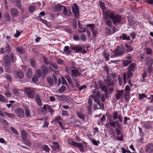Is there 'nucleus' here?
Masks as SVG:
<instances>
[{"instance_id":"1","label":"nucleus","mask_w":153,"mask_h":153,"mask_svg":"<svg viewBox=\"0 0 153 153\" xmlns=\"http://www.w3.org/2000/svg\"><path fill=\"white\" fill-rule=\"evenodd\" d=\"M108 12L109 16V19L112 20L114 24L116 25L121 22L122 17L120 15L115 14V11L112 10H108Z\"/></svg>"},{"instance_id":"2","label":"nucleus","mask_w":153,"mask_h":153,"mask_svg":"<svg viewBox=\"0 0 153 153\" xmlns=\"http://www.w3.org/2000/svg\"><path fill=\"white\" fill-rule=\"evenodd\" d=\"M125 48L124 47H120L117 46L116 49L113 51L114 54L113 55L114 57L121 56L125 53Z\"/></svg>"},{"instance_id":"3","label":"nucleus","mask_w":153,"mask_h":153,"mask_svg":"<svg viewBox=\"0 0 153 153\" xmlns=\"http://www.w3.org/2000/svg\"><path fill=\"white\" fill-rule=\"evenodd\" d=\"M69 69L71 71V76L73 78L77 77L81 75L79 70L75 67L71 66L70 68Z\"/></svg>"},{"instance_id":"4","label":"nucleus","mask_w":153,"mask_h":153,"mask_svg":"<svg viewBox=\"0 0 153 153\" xmlns=\"http://www.w3.org/2000/svg\"><path fill=\"white\" fill-rule=\"evenodd\" d=\"M117 127L115 128L116 132L118 136L117 137V138L118 140L120 141H122L123 140V134H121V131L120 129H121L122 128V126L120 124L117 125Z\"/></svg>"},{"instance_id":"5","label":"nucleus","mask_w":153,"mask_h":153,"mask_svg":"<svg viewBox=\"0 0 153 153\" xmlns=\"http://www.w3.org/2000/svg\"><path fill=\"white\" fill-rule=\"evenodd\" d=\"M108 14V11L105 12L104 14H103V18L106 25L109 27L111 28L112 26V21L108 19H109V16Z\"/></svg>"},{"instance_id":"6","label":"nucleus","mask_w":153,"mask_h":153,"mask_svg":"<svg viewBox=\"0 0 153 153\" xmlns=\"http://www.w3.org/2000/svg\"><path fill=\"white\" fill-rule=\"evenodd\" d=\"M104 81L108 87H113L114 85L113 80L109 74L107 75L106 79H104Z\"/></svg>"},{"instance_id":"7","label":"nucleus","mask_w":153,"mask_h":153,"mask_svg":"<svg viewBox=\"0 0 153 153\" xmlns=\"http://www.w3.org/2000/svg\"><path fill=\"white\" fill-rule=\"evenodd\" d=\"M25 90L26 93L30 98H34L35 92L32 88H25Z\"/></svg>"},{"instance_id":"8","label":"nucleus","mask_w":153,"mask_h":153,"mask_svg":"<svg viewBox=\"0 0 153 153\" xmlns=\"http://www.w3.org/2000/svg\"><path fill=\"white\" fill-rule=\"evenodd\" d=\"M4 62L5 66L9 68L11 66V62L9 57L6 54L5 55L4 57Z\"/></svg>"},{"instance_id":"9","label":"nucleus","mask_w":153,"mask_h":153,"mask_svg":"<svg viewBox=\"0 0 153 153\" xmlns=\"http://www.w3.org/2000/svg\"><path fill=\"white\" fill-rule=\"evenodd\" d=\"M15 113L19 117H23L25 116V112L24 110L20 108H16L15 110Z\"/></svg>"},{"instance_id":"10","label":"nucleus","mask_w":153,"mask_h":153,"mask_svg":"<svg viewBox=\"0 0 153 153\" xmlns=\"http://www.w3.org/2000/svg\"><path fill=\"white\" fill-rule=\"evenodd\" d=\"M87 27H89L90 30L92 32L94 37H95L97 34V30L94 29L95 25L94 24H88L86 25Z\"/></svg>"},{"instance_id":"11","label":"nucleus","mask_w":153,"mask_h":153,"mask_svg":"<svg viewBox=\"0 0 153 153\" xmlns=\"http://www.w3.org/2000/svg\"><path fill=\"white\" fill-rule=\"evenodd\" d=\"M75 7H72V11L75 17L78 18L79 17V9L77 5L75 4Z\"/></svg>"},{"instance_id":"12","label":"nucleus","mask_w":153,"mask_h":153,"mask_svg":"<svg viewBox=\"0 0 153 153\" xmlns=\"http://www.w3.org/2000/svg\"><path fill=\"white\" fill-rule=\"evenodd\" d=\"M145 151L147 153H153V145L152 143L148 144L146 147Z\"/></svg>"},{"instance_id":"13","label":"nucleus","mask_w":153,"mask_h":153,"mask_svg":"<svg viewBox=\"0 0 153 153\" xmlns=\"http://www.w3.org/2000/svg\"><path fill=\"white\" fill-rule=\"evenodd\" d=\"M41 68L42 70V78H44L46 76L48 73V69L47 67L44 65H42L41 66Z\"/></svg>"},{"instance_id":"14","label":"nucleus","mask_w":153,"mask_h":153,"mask_svg":"<svg viewBox=\"0 0 153 153\" xmlns=\"http://www.w3.org/2000/svg\"><path fill=\"white\" fill-rule=\"evenodd\" d=\"M63 13L64 16L68 17L72 15V13L70 9L68 10L67 9L65 6H64Z\"/></svg>"},{"instance_id":"15","label":"nucleus","mask_w":153,"mask_h":153,"mask_svg":"<svg viewBox=\"0 0 153 153\" xmlns=\"http://www.w3.org/2000/svg\"><path fill=\"white\" fill-rule=\"evenodd\" d=\"M71 48L73 51H75L76 52H81L83 50V48L82 47H80L79 45H76L75 46H71Z\"/></svg>"},{"instance_id":"16","label":"nucleus","mask_w":153,"mask_h":153,"mask_svg":"<svg viewBox=\"0 0 153 153\" xmlns=\"http://www.w3.org/2000/svg\"><path fill=\"white\" fill-rule=\"evenodd\" d=\"M145 61L147 66H152L153 64V59L149 57H146Z\"/></svg>"},{"instance_id":"17","label":"nucleus","mask_w":153,"mask_h":153,"mask_svg":"<svg viewBox=\"0 0 153 153\" xmlns=\"http://www.w3.org/2000/svg\"><path fill=\"white\" fill-rule=\"evenodd\" d=\"M15 76L20 79H22L24 76V74L23 72L19 71H16L15 72Z\"/></svg>"},{"instance_id":"18","label":"nucleus","mask_w":153,"mask_h":153,"mask_svg":"<svg viewBox=\"0 0 153 153\" xmlns=\"http://www.w3.org/2000/svg\"><path fill=\"white\" fill-rule=\"evenodd\" d=\"M99 3L100 6L102 10L103 15V14H104L105 13L107 12L108 11L111 10H106V7L105 6V4L104 2L100 1Z\"/></svg>"},{"instance_id":"19","label":"nucleus","mask_w":153,"mask_h":153,"mask_svg":"<svg viewBox=\"0 0 153 153\" xmlns=\"http://www.w3.org/2000/svg\"><path fill=\"white\" fill-rule=\"evenodd\" d=\"M101 97V92L98 91L96 94L95 96L94 97V101L96 103H100L99 99Z\"/></svg>"},{"instance_id":"20","label":"nucleus","mask_w":153,"mask_h":153,"mask_svg":"<svg viewBox=\"0 0 153 153\" xmlns=\"http://www.w3.org/2000/svg\"><path fill=\"white\" fill-rule=\"evenodd\" d=\"M10 13L11 15L13 17L17 16L19 14L17 9L15 8H12L10 10Z\"/></svg>"},{"instance_id":"21","label":"nucleus","mask_w":153,"mask_h":153,"mask_svg":"<svg viewBox=\"0 0 153 153\" xmlns=\"http://www.w3.org/2000/svg\"><path fill=\"white\" fill-rule=\"evenodd\" d=\"M123 94V90H119L116 95L115 98L117 100H119L120 98H122Z\"/></svg>"},{"instance_id":"22","label":"nucleus","mask_w":153,"mask_h":153,"mask_svg":"<svg viewBox=\"0 0 153 153\" xmlns=\"http://www.w3.org/2000/svg\"><path fill=\"white\" fill-rule=\"evenodd\" d=\"M109 121L110 126L113 127L114 128L116 127V124L117 125H118L120 124L118 120H117L115 121H114L110 119L109 120Z\"/></svg>"},{"instance_id":"23","label":"nucleus","mask_w":153,"mask_h":153,"mask_svg":"<svg viewBox=\"0 0 153 153\" xmlns=\"http://www.w3.org/2000/svg\"><path fill=\"white\" fill-rule=\"evenodd\" d=\"M75 147L79 148L81 152H84V146L81 143H77Z\"/></svg>"},{"instance_id":"24","label":"nucleus","mask_w":153,"mask_h":153,"mask_svg":"<svg viewBox=\"0 0 153 153\" xmlns=\"http://www.w3.org/2000/svg\"><path fill=\"white\" fill-rule=\"evenodd\" d=\"M77 115L78 117L83 120H84L85 115L83 113L80 111H77Z\"/></svg>"},{"instance_id":"25","label":"nucleus","mask_w":153,"mask_h":153,"mask_svg":"<svg viewBox=\"0 0 153 153\" xmlns=\"http://www.w3.org/2000/svg\"><path fill=\"white\" fill-rule=\"evenodd\" d=\"M100 88L102 91L104 92L105 95L106 97L108 94L107 87L104 85L103 86H101Z\"/></svg>"},{"instance_id":"26","label":"nucleus","mask_w":153,"mask_h":153,"mask_svg":"<svg viewBox=\"0 0 153 153\" xmlns=\"http://www.w3.org/2000/svg\"><path fill=\"white\" fill-rule=\"evenodd\" d=\"M36 101L38 105L40 107L42 106V102L38 94H36L35 97Z\"/></svg>"},{"instance_id":"27","label":"nucleus","mask_w":153,"mask_h":153,"mask_svg":"<svg viewBox=\"0 0 153 153\" xmlns=\"http://www.w3.org/2000/svg\"><path fill=\"white\" fill-rule=\"evenodd\" d=\"M120 39H122L123 40H130V38L129 36H128L127 34L125 33H123L122 36L120 37Z\"/></svg>"},{"instance_id":"28","label":"nucleus","mask_w":153,"mask_h":153,"mask_svg":"<svg viewBox=\"0 0 153 153\" xmlns=\"http://www.w3.org/2000/svg\"><path fill=\"white\" fill-rule=\"evenodd\" d=\"M21 134L23 140L27 139V135L26 131L24 130H22L21 131Z\"/></svg>"},{"instance_id":"29","label":"nucleus","mask_w":153,"mask_h":153,"mask_svg":"<svg viewBox=\"0 0 153 153\" xmlns=\"http://www.w3.org/2000/svg\"><path fill=\"white\" fill-rule=\"evenodd\" d=\"M33 74L31 68H29L28 69L27 72V76L28 79H30Z\"/></svg>"},{"instance_id":"30","label":"nucleus","mask_w":153,"mask_h":153,"mask_svg":"<svg viewBox=\"0 0 153 153\" xmlns=\"http://www.w3.org/2000/svg\"><path fill=\"white\" fill-rule=\"evenodd\" d=\"M62 6L60 4H57V5H55V9L57 12H60L62 10Z\"/></svg>"},{"instance_id":"31","label":"nucleus","mask_w":153,"mask_h":153,"mask_svg":"<svg viewBox=\"0 0 153 153\" xmlns=\"http://www.w3.org/2000/svg\"><path fill=\"white\" fill-rule=\"evenodd\" d=\"M47 80L50 85L52 86L53 84V79L51 77L48 76L47 78Z\"/></svg>"},{"instance_id":"32","label":"nucleus","mask_w":153,"mask_h":153,"mask_svg":"<svg viewBox=\"0 0 153 153\" xmlns=\"http://www.w3.org/2000/svg\"><path fill=\"white\" fill-rule=\"evenodd\" d=\"M104 56L105 59L106 61H108L109 60V57L110 54L108 53L106 51H104L103 52Z\"/></svg>"},{"instance_id":"33","label":"nucleus","mask_w":153,"mask_h":153,"mask_svg":"<svg viewBox=\"0 0 153 153\" xmlns=\"http://www.w3.org/2000/svg\"><path fill=\"white\" fill-rule=\"evenodd\" d=\"M63 119L62 117L60 116H58L54 118V122L58 123L60 122V121H62Z\"/></svg>"},{"instance_id":"34","label":"nucleus","mask_w":153,"mask_h":153,"mask_svg":"<svg viewBox=\"0 0 153 153\" xmlns=\"http://www.w3.org/2000/svg\"><path fill=\"white\" fill-rule=\"evenodd\" d=\"M124 98L126 102H128L130 98L129 93L128 92L125 93L124 95Z\"/></svg>"},{"instance_id":"35","label":"nucleus","mask_w":153,"mask_h":153,"mask_svg":"<svg viewBox=\"0 0 153 153\" xmlns=\"http://www.w3.org/2000/svg\"><path fill=\"white\" fill-rule=\"evenodd\" d=\"M4 18L6 22H10V17L9 13L7 12L5 13L4 15Z\"/></svg>"},{"instance_id":"36","label":"nucleus","mask_w":153,"mask_h":153,"mask_svg":"<svg viewBox=\"0 0 153 153\" xmlns=\"http://www.w3.org/2000/svg\"><path fill=\"white\" fill-rule=\"evenodd\" d=\"M36 75L39 78H40L42 76V73L41 70L40 69H37L36 71Z\"/></svg>"},{"instance_id":"37","label":"nucleus","mask_w":153,"mask_h":153,"mask_svg":"<svg viewBox=\"0 0 153 153\" xmlns=\"http://www.w3.org/2000/svg\"><path fill=\"white\" fill-rule=\"evenodd\" d=\"M4 48V50L5 53H8L10 52V48L8 45H7L5 48Z\"/></svg>"},{"instance_id":"38","label":"nucleus","mask_w":153,"mask_h":153,"mask_svg":"<svg viewBox=\"0 0 153 153\" xmlns=\"http://www.w3.org/2000/svg\"><path fill=\"white\" fill-rule=\"evenodd\" d=\"M53 144L54 145L52 147V148L55 150L59 149V145L58 143L56 142H53Z\"/></svg>"},{"instance_id":"39","label":"nucleus","mask_w":153,"mask_h":153,"mask_svg":"<svg viewBox=\"0 0 153 153\" xmlns=\"http://www.w3.org/2000/svg\"><path fill=\"white\" fill-rule=\"evenodd\" d=\"M0 101L1 102L7 103L8 100L5 98L4 96L0 94Z\"/></svg>"},{"instance_id":"40","label":"nucleus","mask_w":153,"mask_h":153,"mask_svg":"<svg viewBox=\"0 0 153 153\" xmlns=\"http://www.w3.org/2000/svg\"><path fill=\"white\" fill-rule=\"evenodd\" d=\"M0 122L6 126H8L9 125L7 121L2 118H0Z\"/></svg>"},{"instance_id":"41","label":"nucleus","mask_w":153,"mask_h":153,"mask_svg":"<svg viewBox=\"0 0 153 153\" xmlns=\"http://www.w3.org/2000/svg\"><path fill=\"white\" fill-rule=\"evenodd\" d=\"M42 148L43 150H44L46 152H48L50 151V148L48 146L46 145L42 146Z\"/></svg>"},{"instance_id":"42","label":"nucleus","mask_w":153,"mask_h":153,"mask_svg":"<svg viewBox=\"0 0 153 153\" xmlns=\"http://www.w3.org/2000/svg\"><path fill=\"white\" fill-rule=\"evenodd\" d=\"M30 62L31 66L34 68H35L36 65L35 59H30Z\"/></svg>"},{"instance_id":"43","label":"nucleus","mask_w":153,"mask_h":153,"mask_svg":"<svg viewBox=\"0 0 153 153\" xmlns=\"http://www.w3.org/2000/svg\"><path fill=\"white\" fill-rule=\"evenodd\" d=\"M145 50L146 53L147 54L152 55V51L150 48L148 47L146 48H145Z\"/></svg>"},{"instance_id":"44","label":"nucleus","mask_w":153,"mask_h":153,"mask_svg":"<svg viewBox=\"0 0 153 153\" xmlns=\"http://www.w3.org/2000/svg\"><path fill=\"white\" fill-rule=\"evenodd\" d=\"M5 114L7 117L10 118H13L15 117V115L12 113H10L8 112H4Z\"/></svg>"},{"instance_id":"45","label":"nucleus","mask_w":153,"mask_h":153,"mask_svg":"<svg viewBox=\"0 0 153 153\" xmlns=\"http://www.w3.org/2000/svg\"><path fill=\"white\" fill-rule=\"evenodd\" d=\"M132 61H129L128 60H125L123 62V64L125 66H127Z\"/></svg>"},{"instance_id":"46","label":"nucleus","mask_w":153,"mask_h":153,"mask_svg":"<svg viewBox=\"0 0 153 153\" xmlns=\"http://www.w3.org/2000/svg\"><path fill=\"white\" fill-rule=\"evenodd\" d=\"M118 117L119 114L118 112L116 111H114V112L113 115V117L114 120H116L117 119H118Z\"/></svg>"},{"instance_id":"47","label":"nucleus","mask_w":153,"mask_h":153,"mask_svg":"<svg viewBox=\"0 0 153 153\" xmlns=\"http://www.w3.org/2000/svg\"><path fill=\"white\" fill-rule=\"evenodd\" d=\"M143 126L146 129H151L152 128L151 125L149 123H145L143 124Z\"/></svg>"},{"instance_id":"48","label":"nucleus","mask_w":153,"mask_h":153,"mask_svg":"<svg viewBox=\"0 0 153 153\" xmlns=\"http://www.w3.org/2000/svg\"><path fill=\"white\" fill-rule=\"evenodd\" d=\"M68 143L69 144L75 147L76 146L77 143L71 140H68Z\"/></svg>"},{"instance_id":"49","label":"nucleus","mask_w":153,"mask_h":153,"mask_svg":"<svg viewBox=\"0 0 153 153\" xmlns=\"http://www.w3.org/2000/svg\"><path fill=\"white\" fill-rule=\"evenodd\" d=\"M10 56L12 62L14 63L16 62V58L15 57V56L13 53H10Z\"/></svg>"},{"instance_id":"50","label":"nucleus","mask_w":153,"mask_h":153,"mask_svg":"<svg viewBox=\"0 0 153 153\" xmlns=\"http://www.w3.org/2000/svg\"><path fill=\"white\" fill-rule=\"evenodd\" d=\"M63 51L65 53H70L71 51L69 50V47L68 46H65Z\"/></svg>"},{"instance_id":"51","label":"nucleus","mask_w":153,"mask_h":153,"mask_svg":"<svg viewBox=\"0 0 153 153\" xmlns=\"http://www.w3.org/2000/svg\"><path fill=\"white\" fill-rule=\"evenodd\" d=\"M25 113L26 117L27 118L30 117V111L28 108H25Z\"/></svg>"},{"instance_id":"52","label":"nucleus","mask_w":153,"mask_h":153,"mask_svg":"<svg viewBox=\"0 0 153 153\" xmlns=\"http://www.w3.org/2000/svg\"><path fill=\"white\" fill-rule=\"evenodd\" d=\"M66 90V88L64 86H62L58 90L59 93H62L64 92Z\"/></svg>"},{"instance_id":"53","label":"nucleus","mask_w":153,"mask_h":153,"mask_svg":"<svg viewBox=\"0 0 153 153\" xmlns=\"http://www.w3.org/2000/svg\"><path fill=\"white\" fill-rule=\"evenodd\" d=\"M46 105L47 106V109L48 110V111L51 114L53 115V112L54 111L50 107L49 105Z\"/></svg>"},{"instance_id":"54","label":"nucleus","mask_w":153,"mask_h":153,"mask_svg":"<svg viewBox=\"0 0 153 153\" xmlns=\"http://www.w3.org/2000/svg\"><path fill=\"white\" fill-rule=\"evenodd\" d=\"M38 77L36 75H35L32 78V81L34 82H36L38 81Z\"/></svg>"},{"instance_id":"55","label":"nucleus","mask_w":153,"mask_h":153,"mask_svg":"<svg viewBox=\"0 0 153 153\" xmlns=\"http://www.w3.org/2000/svg\"><path fill=\"white\" fill-rule=\"evenodd\" d=\"M148 66L147 71L148 74H150V76H151V74L152 73V66Z\"/></svg>"},{"instance_id":"56","label":"nucleus","mask_w":153,"mask_h":153,"mask_svg":"<svg viewBox=\"0 0 153 153\" xmlns=\"http://www.w3.org/2000/svg\"><path fill=\"white\" fill-rule=\"evenodd\" d=\"M125 47L127 48L128 52L131 51L133 50V48L131 45H128L127 44L125 45Z\"/></svg>"},{"instance_id":"57","label":"nucleus","mask_w":153,"mask_h":153,"mask_svg":"<svg viewBox=\"0 0 153 153\" xmlns=\"http://www.w3.org/2000/svg\"><path fill=\"white\" fill-rule=\"evenodd\" d=\"M135 66V65L134 63H132L128 67L129 71H133L134 69Z\"/></svg>"},{"instance_id":"58","label":"nucleus","mask_w":153,"mask_h":153,"mask_svg":"<svg viewBox=\"0 0 153 153\" xmlns=\"http://www.w3.org/2000/svg\"><path fill=\"white\" fill-rule=\"evenodd\" d=\"M16 51L18 53H20L21 54H23L24 53V51L21 48H16Z\"/></svg>"},{"instance_id":"59","label":"nucleus","mask_w":153,"mask_h":153,"mask_svg":"<svg viewBox=\"0 0 153 153\" xmlns=\"http://www.w3.org/2000/svg\"><path fill=\"white\" fill-rule=\"evenodd\" d=\"M104 70L107 73V75L109 74V69L107 65H105L103 67Z\"/></svg>"},{"instance_id":"60","label":"nucleus","mask_w":153,"mask_h":153,"mask_svg":"<svg viewBox=\"0 0 153 153\" xmlns=\"http://www.w3.org/2000/svg\"><path fill=\"white\" fill-rule=\"evenodd\" d=\"M88 109L91 108L92 105V101L91 98H89L88 100Z\"/></svg>"},{"instance_id":"61","label":"nucleus","mask_w":153,"mask_h":153,"mask_svg":"<svg viewBox=\"0 0 153 153\" xmlns=\"http://www.w3.org/2000/svg\"><path fill=\"white\" fill-rule=\"evenodd\" d=\"M35 7L34 6H30L29 8V11L30 13L33 12L35 10Z\"/></svg>"},{"instance_id":"62","label":"nucleus","mask_w":153,"mask_h":153,"mask_svg":"<svg viewBox=\"0 0 153 153\" xmlns=\"http://www.w3.org/2000/svg\"><path fill=\"white\" fill-rule=\"evenodd\" d=\"M139 99H142L144 98H147L146 95L144 93H142V94H139Z\"/></svg>"},{"instance_id":"63","label":"nucleus","mask_w":153,"mask_h":153,"mask_svg":"<svg viewBox=\"0 0 153 153\" xmlns=\"http://www.w3.org/2000/svg\"><path fill=\"white\" fill-rule=\"evenodd\" d=\"M10 129L12 132L17 135H19V133H18L17 131L14 127H10Z\"/></svg>"},{"instance_id":"64","label":"nucleus","mask_w":153,"mask_h":153,"mask_svg":"<svg viewBox=\"0 0 153 153\" xmlns=\"http://www.w3.org/2000/svg\"><path fill=\"white\" fill-rule=\"evenodd\" d=\"M24 143L27 146H29L31 144V143L30 142L29 140H23Z\"/></svg>"}]
</instances>
